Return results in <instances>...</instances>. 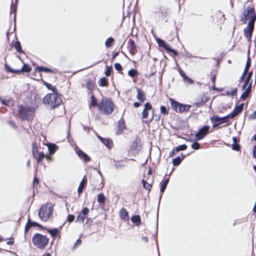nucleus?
I'll use <instances>...</instances> for the list:
<instances>
[{"instance_id": "1", "label": "nucleus", "mask_w": 256, "mask_h": 256, "mask_svg": "<svg viewBox=\"0 0 256 256\" xmlns=\"http://www.w3.org/2000/svg\"><path fill=\"white\" fill-rule=\"evenodd\" d=\"M43 102L48 108L53 109L59 106L62 103V100L58 92H52L46 95Z\"/></svg>"}, {"instance_id": "2", "label": "nucleus", "mask_w": 256, "mask_h": 256, "mask_svg": "<svg viewBox=\"0 0 256 256\" xmlns=\"http://www.w3.org/2000/svg\"><path fill=\"white\" fill-rule=\"evenodd\" d=\"M98 106L100 112L105 114H110L114 110V103L110 98L106 97L102 99Z\"/></svg>"}, {"instance_id": "3", "label": "nucleus", "mask_w": 256, "mask_h": 256, "mask_svg": "<svg viewBox=\"0 0 256 256\" xmlns=\"http://www.w3.org/2000/svg\"><path fill=\"white\" fill-rule=\"evenodd\" d=\"M36 112V108L32 106H18V114L22 120H32Z\"/></svg>"}, {"instance_id": "4", "label": "nucleus", "mask_w": 256, "mask_h": 256, "mask_svg": "<svg viewBox=\"0 0 256 256\" xmlns=\"http://www.w3.org/2000/svg\"><path fill=\"white\" fill-rule=\"evenodd\" d=\"M53 210L51 204H46L41 207L38 212L40 218L44 222H46L52 214Z\"/></svg>"}, {"instance_id": "5", "label": "nucleus", "mask_w": 256, "mask_h": 256, "mask_svg": "<svg viewBox=\"0 0 256 256\" xmlns=\"http://www.w3.org/2000/svg\"><path fill=\"white\" fill-rule=\"evenodd\" d=\"M48 242V239L45 236L36 234L32 238V242L34 246L40 248H44Z\"/></svg>"}, {"instance_id": "6", "label": "nucleus", "mask_w": 256, "mask_h": 256, "mask_svg": "<svg viewBox=\"0 0 256 256\" xmlns=\"http://www.w3.org/2000/svg\"><path fill=\"white\" fill-rule=\"evenodd\" d=\"M244 16L242 18V20L244 23H246V20H250L248 24H254L256 20V14L253 8L248 6L246 10H244L243 14Z\"/></svg>"}, {"instance_id": "7", "label": "nucleus", "mask_w": 256, "mask_h": 256, "mask_svg": "<svg viewBox=\"0 0 256 256\" xmlns=\"http://www.w3.org/2000/svg\"><path fill=\"white\" fill-rule=\"evenodd\" d=\"M170 100L171 102L172 108L177 112H188L190 108V105L182 104L176 102L174 101L172 99H170Z\"/></svg>"}, {"instance_id": "8", "label": "nucleus", "mask_w": 256, "mask_h": 256, "mask_svg": "<svg viewBox=\"0 0 256 256\" xmlns=\"http://www.w3.org/2000/svg\"><path fill=\"white\" fill-rule=\"evenodd\" d=\"M90 210L88 208H84L78 215L76 220V222L80 223L84 222Z\"/></svg>"}, {"instance_id": "9", "label": "nucleus", "mask_w": 256, "mask_h": 256, "mask_svg": "<svg viewBox=\"0 0 256 256\" xmlns=\"http://www.w3.org/2000/svg\"><path fill=\"white\" fill-rule=\"evenodd\" d=\"M209 129L210 126H204L201 128L195 135L197 140L202 139L208 133Z\"/></svg>"}, {"instance_id": "10", "label": "nucleus", "mask_w": 256, "mask_h": 256, "mask_svg": "<svg viewBox=\"0 0 256 256\" xmlns=\"http://www.w3.org/2000/svg\"><path fill=\"white\" fill-rule=\"evenodd\" d=\"M156 40L160 46L162 47L168 52H172V54L175 56H176L178 54L174 50L171 49L170 48V46L168 44H166L164 40L159 38H156Z\"/></svg>"}, {"instance_id": "11", "label": "nucleus", "mask_w": 256, "mask_h": 256, "mask_svg": "<svg viewBox=\"0 0 256 256\" xmlns=\"http://www.w3.org/2000/svg\"><path fill=\"white\" fill-rule=\"evenodd\" d=\"M254 28V24H248V26L244 30L245 36L248 41L250 40Z\"/></svg>"}, {"instance_id": "12", "label": "nucleus", "mask_w": 256, "mask_h": 256, "mask_svg": "<svg viewBox=\"0 0 256 256\" xmlns=\"http://www.w3.org/2000/svg\"><path fill=\"white\" fill-rule=\"evenodd\" d=\"M75 151L78 155V157L82 160L84 162H88L90 160V158L78 148L75 149Z\"/></svg>"}, {"instance_id": "13", "label": "nucleus", "mask_w": 256, "mask_h": 256, "mask_svg": "<svg viewBox=\"0 0 256 256\" xmlns=\"http://www.w3.org/2000/svg\"><path fill=\"white\" fill-rule=\"evenodd\" d=\"M152 109V106L150 103L146 102L144 106V108L142 113V119H146L148 115V111Z\"/></svg>"}, {"instance_id": "14", "label": "nucleus", "mask_w": 256, "mask_h": 256, "mask_svg": "<svg viewBox=\"0 0 256 256\" xmlns=\"http://www.w3.org/2000/svg\"><path fill=\"white\" fill-rule=\"evenodd\" d=\"M128 48L130 52L132 55H134L135 54L136 52V46L135 45V42L133 40L130 39L128 40Z\"/></svg>"}, {"instance_id": "15", "label": "nucleus", "mask_w": 256, "mask_h": 256, "mask_svg": "<svg viewBox=\"0 0 256 256\" xmlns=\"http://www.w3.org/2000/svg\"><path fill=\"white\" fill-rule=\"evenodd\" d=\"M243 104H241L235 107L233 111L230 114L231 118H234L237 114H238L243 110Z\"/></svg>"}, {"instance_id": "16", "label": "nucleus", "mask_w": 256, "mask_h": 256, "mask_svg": "<svg viewBox=\"0 0 256 256\" xmlns=\"http://www.w3.org/2000/svg\"><path fill=\"white\" fill-rule=\"evenodd\" d=\"M244 90V92L242 94L240 98L243 100H245L251 92V84H249L248 86L246 87L245 90Z\"/></svg>"}, {"instance_id": "17", "label": "nucleus", "mask_w": 256, "mask_h": 256, "mask_svg": "<svg viewBox=\"0 0 256 256\" xmlns=\"http://www.w3.org/2000/svg\"><path fill=\"white\" fill-rule=\"evenodd\" d=\"M210 120L212 123L214 124H213V127H215L222 124L221 118L218 116H214L211 117Z\"/></svg>"}, {"instance_id": "18", "label": "nucleus", "mask_w": 256, "mask_h": 256, "mask_svg": "<svg viewBox=\"0 0 256 256\" xmlns=\"http://www.w3.org/2000/svg\"><path fill=\"white\" fill-rule=\"evenodd\" d=\"M98 138L108 148H110L112 147V140L110 139L104 138L99 136H98Z\"/></svg>"}, {"instance_id": "19", "label": "nucleus", "mask_w": 256, "mask_h": 256, "mask_svg": "<svg viewBox=\"0 0 256 256\" xmlns=\"http://www.w3.org/2000/svg\"><path fill=\"white\" fill-rule=\"evenodd\" d=\"M138 94L137 98L140 102H143L146 99L144 92L139 88H137Z\"/></svg>"}, {"instance_id": "20", "label": "nucleus", "mask_w": 256, "mask_h": 256, "mask_svg": "<svg viewBox=\"0 0 256 256\" xmlns=\"http://www.w3.org/2000/svg\"><path fill=\"white\" fill-rule=\"evenodd\" d=\"M120 216L123 220H128V212L124 208H122L120 211Z\"/></svg>"}, {"instance_id": "21", "label": "nucleus", "mask_w": 256, "mask_h": 256, "mask_svg": "<svg viewBox=\"0 0 256 256\" xmlns=\"http://www.w3.org/2000/svg\"><path fill=\"white\" fill-rule=\"evenodd\" d=\"M86 181H87L86 178V176H84L80 184V185H79V186H78V194H80L82 192V190L84 188V186L86 182Z\"/></svg>"}, {"instance_id": "22", "label": "nucleus", "mask_w": 256, "mask_h": 256, "mask_svg": "<svg viewBox=\"0 0 256 256\" xmlns=\"http://www.w3.org/2000/svg\"><path fill=\"white\" fill-rule=\"evenodd\" d=\"M169 178H167L163 181L162 182L160 183V192L161 193L160 197L162 196V194L164 192L166 186L168 182Z\"/></svg>"}, {"instance_id": "23", "label": "nucleus", "mask_w": 256, "mask_h": 256, "mask_svg": "<svg viewBox=\"0 0 256 256\" xmlns=\"http://www.w3.org/2000/svg\"><path fill=\"white\" fill-rule=\"evenodd\" d=\"M252 72H250L246 76V78L244 80V84L242 86V88L243 90H245V88H246V87L247 86H248V84H249V82H250V78L252 76Z\"/></svg>"}, {"instance_id": "24", "label": "nucleus", "mask_w": 256, "mask_h": 256, "mask_svg": "<svg viewBox=\"0 0 256 256\" xmlns=\"http://www.w3.org/2000/svg\"><path fill=\"white\" fill-rule=\"evenodd\" d=\"M238 89L236 88H231L230 90L226 91L227 95L234 96L237 94Z\"/></svg>"}, {"instance_id": "25", "label": "nucleus", "mask_w": 256, "mask_h": 256, "mask_svg": "<svg viewBox=\"0 0 256 256\" xmlns=\"http://www.w3.org/2000/svg\"><path fill=\"white\" fill-rule=\"evenodd\" d=\"M184 156L181 158L180 157H176L174 158L172 160V164L174 166H178L182 162V160L184 159Z\"/></svg>"}, {"instance_id": "26", "label": "nucleus", "mask_w": 256, "mask_h": 256, "mask_svg": "<svg viewBox=\"0 0 256 256\" xmlns=\"http://www.w3.org/2000/svg\"><path fill=\"white\" fill-rule=\"evenodd\" d=\"M47 231L53 237L56 236L59 232L58 228L48 229Z\"/></svg>"}, {"instance_id": "27", "label": "nucleus", "mask_w": 256, "mask_h": 256, "mask_svg": "<svg viewBox=\"0 0 256 256\" xmlns=\"http://www.w3.org/2000/svg\"><path fill=\"white\" fill-rule=\"evenodd\" d=\"M106 201L105 196L103 194H99L98 195V202L100 204H104Z\"/></svg>"}, {"instance_id": "28", "label": "nucleus", "mask_w": 256, "mask_h": 256, "mask_svg": "<svg viewBox=\"0 0 256 256\" xmlns=\"http://www.w3.org/2000/svg\"><path fill=\"white\" fill-rule=\"evenodd\" d=\"M108 80L105 78H102L98 81V84L101 86H106L108 85Z\"/></svg>"}, {"instance_id": "29", "label": "nucleus", "mask_w": 256, "mask_h": 256, "mask_svg": "<svg viewBox=\"0 0 256 256\" xmlns=\"http://www.w3.org/2000/svg\"><path fill=\"white\" fill-rule=\"evenodd\" d=\"M32 68L30 66L27 64H24L22 68L20 70V72H30Z\"/></svg>"}, {"instance_id": "30", "label": "nucleus", "mask_w": 256, "mask_h": 256, "mask_svg": "<svg viewBox=\"0 0 256 256\" xmlns=\"http://www.w3.org/2000/svg\"><path fill=\"white\" fill-rule=\"evenodd\" d=\"M114 41V40L113 38H108L106 42H105V45H106V46L107 47V48H110L112 46L113 42Z\"/></svg>"}, {"instance_id": "31", "label": "nucleus", "mask_w": 256, "mask_h": 256, "mask_svg": "<svg viewBox=\"0 0 256 256\" xmlns=\"http://www.w3.org/2000/svg\"><path fill=\"white\" fill-rule=\"evenodd\" d=\"M37 69L40 71V72H52L53 71L50 69L49 68H46V67H44V66H38L37 68Z\"/></svg>"}, {"instance_id": "32", "label": "nucleus", "mask_w": 256, "mask_h": 256, "mask_svg": "<svg viewBox=\"0 0 256 256\" xmlns=\"http://www.w3.org/2000/svg\"><path fill=\"white\" fill-rule=\"evenodd\" d=\"M4 66H5L6 70L9 72H11L12 73H19L20 72L19 70L12 69L10 68V66H8V64H4Z\"/></svg>"}, {"instance_id": "33", "label": "nucleus", "mask_w": 256, "mask_h": 256, "mask_svg": "<svg viewBox=\"0 0 256 256\" xmlns=\"http://www.w3.org/2000/svg\"><path fill=\"white\" fill-rule=\"evenodd\" d=\"M0 101L5 106H10L13 104V101L12 100H4L0 97Z\"/></svg>"}, {"instance_id": "34", "label": "nucleus", "mask_w": 256, "mask_h": 256, "mask_svg": "<svg viewBox=\"0 0 256 256\" xmlns=\"http://www.w3.org/2000/svg\"><path fill=\"white\" fill-rule=\"evenodd\" d=\"M44 157V153L40 152L39 154H37V158H35L37 160L38 162L41 163Z\"/></svg>"}, {"instance_id": "35", "label": "nucleus", "mask_w": 256, "mask_h": 256, "mask_svg": "<svg viewBox=\"0 0 256 256\" xmlns=\"http://www.w3.org/2000/svg\"><path fill=\"white\" fill-rule=\"evenodd\" d=\"M142 184L143 185V187L148 190H150L152 186L150 184L148 183L146 181L142 180Z\"/></svg>"}, {"instance_id": "36", "label": "nucleus", "mask_w": 256, "mask_h": 256, "mask_svg": "<svg viewBox=\"0 0 256 256\" xmlns=\"http://www.w3.org/2000/svg\"><path fill=\"white\" fill-rule=\"evenodd\" d=\"M128 74L130 76L134 78L138 75V72L136 70L131 69L128 72Z\"/></svg>"}, {"instance_id": "37", "label": "nucleus", "mask_w": 256, "mask_h": 256, "mask_svg": "<svg viewBox=\"0 0 256 256\" xmlns=\"http://www.w3.org/2000/svg\"><path fill=\"white\" fill-rule=\"evenodd\" d=\"M14 46L18 52H22L20 44L18 41H17L14 43Z\"/></svg>"}, {"instance_id": "38", "label": "nucleus", "mask_w": 256, "mask_h": 256, "mask_svg": "<svg viewBox=\"0 0 256 256\" xmlns=\"http://www.w3.org/2000/svg\"><path fill=\"white\" fill-rule=\"evenodd\" d=\"M131 220L134 223H138L140 222V218L139 216H134L131 218Z\"/></svg>"}, {"instance_id": "39", "label": "nucleus", "mask_w": 256, "mask_h": 256, "mask_svg": "<svg viewBox=\"0 0 256 256\" xmlns=\"http://www.w3.org/2000/svg\"><path fill=\"white\" fill-rule=\"evenodd\" d=\"M44 85L46 86L48 88L52 90L53 92H57L56 88L52 84L46 82H44Z\"/></svg>"}, {"instance_id": "40", "label": "nucleus", "mask_w": 256, "mask_h": 256, "mask_svg": "<svg viewBox=\"0 0 256 256\" xmlns=\"http://www.w3.org/2000/svg\"><path fill=\"white\" fill-rule=\"evenodd\" d=\"M250 66V58L248 57L247 62L246 64L244 70V73H248Z\"/></svg>"}, {"instance_id": "41", "label": "nucleus", "mask_w": 256, "mask_h": 256, "mask_svg": "<svg viewBox=\"0 0 256 256\" xmlns=\"http://www.w3.org/2000/svg\"><path fill=\"white\" fill-rule=\"evenodd\" d=\"M98 104L96 99L94 96H92L90 98V106H98Z\"/></svg>"}, {"instance_id": "42", "label": "nucleus", "mask_w": 256, "mask_h": 256, "mask_svg": "<svg viewBox=\"0 0 256 256\" xmlns=\"http://www.w3.org/2000/svg\"><path fill=\"white\" fill-rule=\"evenodd\" d=\"M187 146L186 144H182L180 146H178L175 148V150L176 152H178L180 150H186Z\"/></svg>"}, {"instance_id": "43", "label": "nucleus", "mask_w": 256, "mask_h": 256, "mask_svg": "<svg viewBox=\"0 0 256 256\" xmlns=\"http://www.w3.org/2000/svg\"><path fill=\"white\" fill-rule=\"evenodd\" d=\"M32 154L34 158H37L38 149L36 146L34 144H32Z\"/></svg>"}, {"instance_id": "44", "label": "nucleus", "mask_w": 256, "mask_h": 256, "mask_svg": "<svg viewBox=\"0 0 256 256\" xmlns=\"http://www.w3.org/2000/svg\"><path fill=\"white\" fill-rule=\"evenodd\" d=\"M16 5L14 4H12L11 8H10V13L14 14V18H15L16 17Z\"/></svg>"}, {"instance_id": "45", "label": "nucleus", "mask_w": 256, "mask_h": 256, "mask_svg": "<svg viewBox=\"0 0 256 256\" xmlns=\"http://www.w3.org/2000/svg\"><path fill=\"white\" fill-rule=\"evenodd\" d=\"M118 127L120 130H123L124 128V120H120L118 122Z\"/></svg>"}, {"instance_id": "46", "label": "nucleus", "mask_w": 256, "mask_h": 256, "mask_svg": "<svg viewBox=\"0 0 256 256\" xmlns=\"http://www.w3.org/2000/svg\"><path fill=\"white\" fill-rule=\"evenodd\" d=\"M231 118V116H230V114H228V115H227L226 116H224V117H222L221 118V120H222V124H224V123H225V122H228V118Z\"/></svg>"}, {"instance_id": "47", "label": "nucleus", "mask_w": 256, "mask_h": 256, "mask_svg": "<svg viewBox=\"0 0 256 256\" xmlns=\"http://www.w3.org/2000/svg\"><path fill=\"white\" fill-rule=\"evenodd\" d=\"M86 86L88 89H89L90 90H92V88H94V84H93L92 82L90 80L88 81L86 84Z\"/></svg>"}, {"instance_id": "48", "label": "nucleus", "mask_w": 256, "mask_h": 256, "mask_svg": "<svg viewBox=\"0 0 256 256\" xmlns=\"http://www.w3.org/2000/svg\"><path fill=\"white\" fill-rule=\"evenodd\" d=\"M191 146L194 150H197L200 148V144L197 142H194L192 144Z\"/></svg>"}, {"instance_id": "49", "label": "nucleus", "mask_w": 256, "mask_h": 256, "mask_svg": "<svg viewBox=\"0 0 256 256\" xmlns=\"http://www.w3.org/2000/svg\"><path fill=\"white\" fill-rule=\"evenodd\" d=\"M75 216L73 214H68L67 217V221L72 222L74 220Z\"/></svg>"}, {"instance_id": "50", "label": "nucleus", "mask_w": 256, "mask_h": 256, "mask_svg": "<svg viewBox=\"0 0 256 256\" xmlns=\"http://www.w3.org/2000/svg\"><path fill=\"white\" fill-rule=\"evenodd\" d=\"M114 68L118 72L122 71V66L118 64V63H116L114 64Z\"/></svg>"}, {"instance_id": "51", "label": "nucleus", "mask_w": 256, "mask_h": 256, "mask_svg": "<svg viewBox=\"0 0 256 256\" xmlns=\"http://www.w3.org/2000/svg\"><path fill=\"white\" fill-rule=\"evenodd\" d=\"M111 70H112V67L107 66L106 68V70L105 71V74L106 76H109L110 75V74Z\"/></svg>"}, {"instance_id": "52", "label": "nucleus", "mask_w": 256, "mask_h": 256, "mask_svg": "<svg viewBox=\"0 0 256 256\" xmlns=\"http://www.w3.org/2000/svg\"><path fill=\"white\" fill-rule=\"evenodd\" d=\"M232 148L235 150H240V146L237 143H233L232 144Z\"/></svg>"}, {"instance_id": "53", "label": "nucleus", "mask_w": 256, "mask_h": 256, "mask_svg": "<svg viewBox=\"0 0 256 256\" xmlns=\"http://www.w3.org/2000/svg\"><path fill=\"white\" fill-rule=\"evenodd\" d=\"M184 81L185 82H188L190 84L194 83V81L191 78L188 77L187 76L186 78H184Z\"/></svg>"}, {"instance_id": "54", "label": "nucleus", "mask_w": 256, "mask_h": 256, "mask_svg": "<svg viewBox=\"0 0 256 256\" xmlns=\"http://www.w3.org/2000/svg\"><path fill=\"white\" fill-rule=\"evenodd\" d=\"M38 182H39V180H38V178H36V176H35V177L34 179V181H33L34 187V188L38 186Z\"/></svg>"}, {"instance_id": "55", "label": "nucleus", "mask_w": 256, "mask_h": 256, "mask_svg": "<svg viewBox=\"0 0 256 256\" xmlns=\"http://www.w3.org/2000/svg\"><path fill=\"white\" fill-rule=\"evenodd\" d=\"M28 222H29L30 224V225L31 226H37L38 227H41V226L40 224H38V223H37L36 222H32L29 220H28Z\"/></svg>"}, {"instance_id": "56", "label": "nucleus", "mask_w": 256, "mask_h": 256, "mask_svg": "<svg viewBox=\"0 0 256 256\" xmlns=\"http://www.w3.org/2000/svg\"><path fill=\"white\" fill-rule=\"evenodd\" d=\"M56 149V146L54 144L52 146L49 148V150L50 153H54Z\"/></svg>"}, {"instance_id": "57", "label": "nucleus", "mask_w": 256, "mask_h": 256, "mask_svg": "<svg viewBox=\"0 0 256 256\" xmlns=\"http://www.w3.org/2000/svg\"><path fill=\"white\" fill-rule=\"evenodd\" d=\"M160 112L163 114H166L168 113L166 108L164 106H160Z\"/></svg>"}, {"instance_id": "58", "label": "nucleus", "mask_w": 256, "mask_h": 256, "mask_svg": "<svg viewBox=\"0 0 256 256\" xmlns=\"http://www.w3.org/2000/svg\"><path fill=\"white\" fill-rule=\"evenodd\" d=\"M10 252V251L5 250H4L0 249V254H4V255H8Z\"/></svg>"}, {"instance_id": "59", "label": "nucleus", "mask_w": 256, "mask_h": 256, "mask_svg": "<svg viewBox=\"0 0 256 256\" xmlns=\"http://www.w3.org/2000/svg\"><path fill=\"white\" fill-rule=\"evenodd\" d=\"M250 119H256V110L248 116Z\"/></svg>"}, {"instance_id": "60", "label": "nucleus", "mask_w": 256, "mask_h": 256, "mask_svg": "<svg viewBox=\"0 0 256 256\" xmlns=\"http://www.w3.org/2000/svg\"><path fill=\"white\" fill-rule=\"evenodd\" d=\"M179 73H180V75L182 77L183 79H184V78H186V74L184 73V72L182 70H179Z\"/></svg>"}, {"instance_id": "61", "label": "nucleus", "mask_w": 256, "mask_h": 256, "mask_svg": "<svg viewBox=\"0 0 256 256\" xmlns=\"http://www.w3.org/2000/svg\"><path fill=\"white\" fill-rule=\"evenodd\" d=\"M179 73H180V75L182 77L183 79H184V78H186V74L184 73V72L182 70H179Z\"/></svg>"}, {"instance_id": "62", "label": "nucleus", "mask_w": 256, "mask_h": 256, "mask_svg": "<svg viewBox=\"0 0 256 256\" xmlns=\"http://www.w3.org/2000/svg\"><path fill=\"white\" fill-rule=\"evenodd\" d=\"M176 150H175V148L173 149V150L170 153L169 156L170 157H172L174 156L176 154Z\"/></svg>"}, {"instance_id": "63", "label": "nucleus", "mask_w": 256, "mask_h": 256, "mask_svg": "<svg viewBox=\"0 0 256 256\" xmlns=\"http://www.w3.org/2000/svg\"><path fill=\"white\" fill-rule=\"evenodd\" d=\"M252 153L254 157L256 158V144L254 148Z\"/></svg>"}, {"instance_id": "64", "label": "nucleus", "mask_w": 256, "mask_h": 256, "mask_svg": "<svg viewBox=\"0 0 256 256\" xmlns=\"http://www.w3.org/2000/svg\"><path fill=\"white\" fill-rule=\"evenodd\" d=\"M246 74L247 73H244V71L242 75L240 76V81H242L244 80Z\"/></svg>"}]
</instances>
